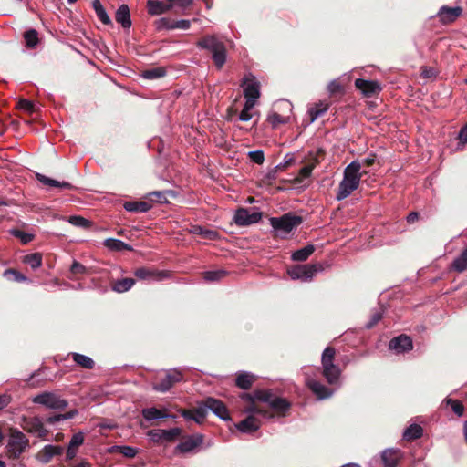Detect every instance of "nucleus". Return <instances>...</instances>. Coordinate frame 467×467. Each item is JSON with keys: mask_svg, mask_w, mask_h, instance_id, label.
Listing matches in <instances>:
<instances>
[{"mask_svg": "<svg viewBox=\"0 0 467 467\" xmlns=\"http://www.w3.org/2000/svg\"><path fill=\"white\" fill-rule=\"evenodd\" d=\"M360 170L361 164L358 161H351L344 169L343 179L339 182L336 194L337 201L345 200L358 188L362 177Z\"/></svg>", "mask_w": 467, "mask_h": 467, "instance_id": "f257e3e1", "label": "nucleus"}, {"mask_svg": "<svg viewBox=\"0 0 467 467\" xmlns=\"http://www.w3.org/2000/svg\"><path fill=\"white\" fill-rule=\"evenodd\" d=\"M244 411L247 417L236 425L237 430L243 433L250 434L256 431L262 424L260 417L265 419L272 417L270 413L255 404H251Z\"/></svg>", "mask_w": 467, "mask_h": 467, "instance_id": "f03ea898", "label": "nucleus"}, {"mask_svg": "<svg viewBox=\"0 0 467 467\" xmlns=\"http://www.w3.org/2000/svg\"><path fill=\"white\" fill-rule=\"evenodd\" d=\"M336 350L331 347H327L321 356L322 375L330 385L340 386L341 370L334 363Z\"/></svg>", "mask_w": 467, "mask_h": 467, "instance_id": "7ed1b4c3", "label": "nucleus"}, {"mask_svg": "<svg viewBox=\"0 0 467 467\" xmlns=\"http://www.w3.org/2000/svg\"><path fill=\"white\" fill-rule=\"evenodd\" d=\"M269 223L276 236L285 238L295 228L302 223V218L287 213L280 217H271Z\"/></svg>", "mask_w": 467, "mask_h": 467, "instance_id": "20e7f679", "label": "nucleus"}, {"mask_svg": "<svg viewBox=\"0 0 467 467\" xmlns=\"http://www.w3.org/2000/svg\"><path fill=\"white\" fill-rule=\"evenodd\" d=\"M323 270L320 264L312 265H296L287 270V274L293 280H300L302 282H308L313 279L315 275Z\"/></svg>", "mask_w": 467, "mask_h": 467, "instance_id": "39448f33", "label": "nucleus"}, {"mask_svg": "<svg viewBox=\"0 0 467 467\" xmlns=\"http://www.w3.org/2000/svg\"><path fill=\"white\" fill-rule=\"evenodd\" d=\"M27 445L28 440L22 431L18 430L11 431L6 445L7 452L10 457L14 459L18 458L24 452Z\"/></svg>", "mask_w": 467, "mask_h": 467, "instance_id": "423d86ee", "label": "nucleus"}, {"mask_svg": "<svg viewBox=\"0 0 467 467\" xmlns=\"http://www.w3.org/2000/svg\"><path fill=\"white\" fill-rule=\"evenodd\" d=\"M32 401L52 410H64L68 405L66 400L61 399L60 396L54 392L37 394L32 399Z\"/></svg>", "mask_w": 467, "mask_h": 467, "instance_id": "0eeeda50", "label": "nucleus"}, {"mask_svg": "<svg viewBox=\"0 0 467 467\" xmlns=\"http://www.w3.org/2000/svg\"><path fill=\"white\" fill-rule=\"evenodd\" d=\"M242 87L244 88L245 102L256 104V101L261 95L260 82L252 74L245 75L242 82Z\"/></svg>", "mask_w": 467, "mask_h": 467, "instance_id": "6e6552de", "label": "nucleus"}, {"mask_svg": "<svg viewBox=\"0 0 467 467\" xmlns=\"http://www.w3.org/2000/svg\"><path fill=\"white\" fill-rule=\"evenodd\" d=\"M262 218V213L259 212L250 213L245 208H240L236 211L234 221L239 226H247L258 223Z\"/></svg>", "mask_w": 467, "mask_h": 467, "instance_id": "1a4fd4ad", "label": "nucleus"}, {"mask_svg": "<svg viewBox=\"0 0 467 467\" xmlns=\"http://www.w3.org/2000/svg\"><path fill=\"white\" fill-rule=\"evenodd\" d=\"M181 434V430L179 428H171L169 430H150L148 431V436L150 441L159 443L162 441H171L175 440Z\"/></svg>", "mask_w": 467, "mask_h": 467, "instance_id": "9d476101", "label": "nucleus"}, {"mask_svg": "<svg viewBox=\"0 0 467 467\" xmlns=\"http://www.w3.org/2000/svg\"><path fill=\"white\" fill-rule=\"evenodd\" d=\"M203 403L208 411L211 410L221 420H229L231 419L225 405L221 400L209 397L203 400Z\"/></svg>", "mask_w": 467, "mask_h": 467, "instance_id": "9b49d317", "label": "nucleus"}, {"mask_svg": "<svg viewBox=\"0 0 467 467\" xmlns=\"http://www.w3.org/2000/svg\"><path fill=\"white\" fill-rule=\"evenodd\" d=\"M182 380V374L178 370H172L166 374V376L161 379L159 383L153 386V389L159 392L168 391L174 383Z\"/></svg>", "mask_w": 467, "mask_h": 467, "instance_id": "f8f14e48", "label": "nucleus"}, {"mask_svg": "<svg viewBox=\"0 0 467 467\" xmlns=\"http://www.w3.org/2000/svg\"><path fill=\"white\" fill-rule=\"evenodd\" d=\"M389 348L398 354L408 352L413 348L412 340L406 335H400L389 341Z\"/></svg>", "mask_w": 467, "mask_h": 467, "instance_id": "ddd939ff", "label": "nucleus"}, {"mask_svg": "<svg viewBox=\"0 0 467 467\" xmlns=\"http://www.w3.org/2000/svg\"><path fill=\"white\" fill-rule=\"evenodd\" d=\"M24 429L39 438L46 437L48 432L38 417L30 418L25 420Z\"/></svg>", "mask_w": 467, "mask_h": 467, "instance_id": "4468645a", "label": "nucleus"}, {"mask_svg": "<svg viewBox=\"0 0 467 467\" xmlns=\"http://www.w3.org/2000/svg\"><path fill=\"white\" fill-rule=\"evenodd\" d=\"M355 86L367 97H371L372 95L377 94L381 90L380 84L374 80L357 78L355 80Z\"/></svg>", "mask_w": 467, "mask_h": 467, "instance_id": "2eb2a0df", "label": "nucleus"}, {"mask_svg": "<svg viewBox=\"0 0 467 467\" xmlns=\"http://www.w3.org/2000/svg\"><path fill=\"white\" fill-rule=\"evenodd\" d=\"M462 13V9L460 6L449 7L447 5L441 6L437 16L440 21L443 24H449L455 21Z\"/></svg>", "mask_w": 467, "mask_h": 467, "instance_id": "dca6fc26", "label": "nucleus"}, {"mask_svg": "<svg viewBox=\"0 0 467 467\" xmlns=\"http://www.w3.org/2000/svg\"><path fill=\"white\" fill-rule=\"evenodd\" d=\"M306 385L318 400L330 398L334 391L314 379H307Z\"/></svg>", "mask_w": 467, "mask_h": 467, "instance_id": "f3484780", "label": "nucleus"}, {"mask_svg": "<svg viewBox=\"0 0 467 467\" xmlns=\"http://www.w3.org/2000/svg\"><path fill=\"white\" fill-rule=\"evenodd\" d=\"M402 457L399 449L388 448L381 452V460L385 467H396Z\"/></svg>", "mask_w": 467, "mask_h": 467, "instance_id": "a211bd4d", "label": "nucleus"}, {"mask_svg": "<svg viewBox=\"0 0 467 467\" xmlns=\"http://www.w3.org/2000/svg\"><path fill=\"white\" fill-rule=\"evenodd\" d=\"M64 451V448L58 445L47 444L38 453V459L43 463H47L55 456L61 455Z\"/></svg>", "mask_w": 467, "mask_h": 467, "instance_id": "6ab92c4d", "label": "nucleus"}, {"mask_svg": "<svg viewBox=\"0 0 467 467\" xmlns=\"http://www.w3.org/2000/svg\"><path fill=\"white\" fill-rule=\"evenodd\" d=\"M148 12L151 16H159L168 12L172 8V4L167 0L166 2L159 0H149L147 3Z\"/></svg>", "mask_w": 467, "mask_h": 467, "instance_id": "aec40b11", "label": "nucleus"}, {"mask_svg": "<svg viewBox=\"0 0 467 467\" xmlns=\"http://www.w3.org/2000/svg\"><path fill=\"white\" fill-rule=\"evenodd\" d=\"M198 47L209 50L212 54L222 50L224 47V44L219 41L214 36H207L197 43Z\"/></svg>", "mask_w": 467, "mask_h": 467, "instance_id": "412c9836", "label": "nucleus"}, {"mask_svg": "<svg viewBox=\"0 0 467 467\" xmlns=\"http://www.w3.org/2000/svg\"><path fill=\"white\" fill-rule=\"evenodd\" d=\"M202 441L203 438L202 435L190 436L185 441H181L176 449L182 453H187L201 445Z\"/></svg>", "mask_w": 467, "mask_h": 467, "instance_id": "4be33fe9", "label": "nucleus"}, {"mask_svg": "<svg viewBox=\"0 0 467 467\" xmlns=\"http://www.w3.org/2000/svg\"><path fill=\"white\" fill-rule=\"evenodd\" d=\"M275 397L276 396L270 390H259L256 391L254 396H251L250 394H244L242 396L243 399L252 401V404H254V400H257L269 404V406L272 405L273 400H275Z\"/></svg>", "mask_w": 467, "mask_h": 467, "instance_id": "5701e85b", "label": "nucleus"}, {"mask_svg": "<svg viewBox=\"0 0 467 467\" xmlns=\"http://www.w3.org/2000/svg\"><path fill=\"white\" fill-rule=\"evenodd\" d=\"M116 21L122 26L124 28H130L131 26L130 9L127 5H121L116 11L115 14Z\"/></svg>", "mask_w": 467, "mask_h": 467, "instance_id": "b1692460", "label": "nucleus"}, {"mask_svg": "<svg viewBox=\"0 0 467 467\" xmlns=\"http://www.w3.org/2000/svg\"><path fill=\"white\" fill-rule=\"evenodd\" d=\"M124 209L130 213H146L151 208V204L147 202H126L123 204Z\"/></svg>", "mask_w": 467, "mask_h": 467, "instance_id": "393cba45", "label": "nucleus"}, {"mask_svg": "<svg viewBox=\"0 0 467 467\" xmlns=\"http://www.w3.org/2000/svg\"><path fill=\"white\" fill-rule=\"evenodd\" d=\"M315 251V246L313 244H307L306 246L295 251L291 259L296 262H304L306 261Z\"/></svg>", "mask_w": 467, "mask_h": 467, "instance_id": "a878e982", "label": "nucleus"}, {"mask_svg": "<svg viewBox=\"0 0 467 467\" xmlns=\"http://www.w3.org/2000/svg\"><path fill=\"white\" fill-rule=\"evenodd\" d=\"M328 109V104L324 102H319L316 104L314 107L308 109V115L310 123L316 121L318 118L323 116Z\"/></svg>", "mask_w": 467, "mask_h": 467, "instance_id": "bb28decb", "label": "nucleus"}, {"mask_svg": "<svg viewBox=\"0 0 467 467\" xmlns=\"http://www.w3.org/2000/svg\"><path fill=\"white\" fill-rule=\"evenodd\" d=\"M134 275L136 277H138L139 279H141V280H148V279L160 280V279H162L164 276H166V275H164L162 273H155V272H152L150 269L145 268V267L138 268L134 272Z\"/></svg>", "mask_w": 467, "mask_h": 467, "instance_id": "cd10ccee", "label": "nucleus"}, {"mask_svg": "<svg viewBox=\"0 0 467 467\" xmlns=\"http://www.w3.org/2000/svg\"><path fill=\"white\" fill-rule=\"evenodd\" d=\"M37 180L42 182L45 185L50 186V187H59V188H65V189H71L72 185L69 182H59L54 179H51L46 175L36 173Z\"/></svg>", "mask_w": 467, "mask_h": 467, "instance_id": "c85d7f7f", "label": "nucleus"}, {"mask_svg": "<svg viewBox=\"0 0 467 467\" xmlns=\"http://www.w3.org/2000/svg\"><path fill=\"white\" fill-rule=\"evenodd\" d=\"M71 356L74 362L80 366L81 368L91 369L95 366L94 360L88 356L79 354L77 352L71 353Z\"/></svg>", "mask_w": 467, "mask_h": 467, "instance_id": "c756f323", "label": "nucleus"}, {"mask_svg": "<svg viewBox=\"0 0 467 467\" xmlns=\"http://www.w3.org/2000/svg\"><path fill=\"white\" fill-rule=\"evenodd\" d=\"M254 380V376L250 372H241L236 378V386L242 389H248L251 388Z\"/></svg>", "mask_w": 467, "mask_h": 467, "instance_id": "7c9ffc66", "label": "nucleus"}, {"mask_svg": "<svg viewBox=\"0 0 467 467\" xmlns=\"http://www.w3.org/2000/svg\"><path fill=\"white\" fill-rule=\"evenodd\" d=\"M94 11L98 16V18L104 24V25H111V19L108 13L106 12L104 6L99 2V0H93L92 3Z\"/></svg>", "mask_w": 467, "mask_h": 467, "instance_id": "2f4dec72", "label": "nucleus"}, {"mask_svg": "<svg viewBox=\"0 0 467 467\" xmlns=\"http://www.w3.org/2000/svg\"><path fill=\"white\" fill-rule=\"evenodd\" d=\"M422 428L418 424H411L403 431V439L406 441H413L421 437Z\"/></svg>", "mask_w": 467, "mask_h": 467, "instance_id": "473e14b6", "label": "nucleus"}, {"mask_svg": "<svg viewBox=\"0 0 467 467\" xmlns=\"http://www.w3.org/2000/svg\"><path fill=\"white\" fill-rule=\"evenodd\" d=\"M104 245L112 251H131L132 247L121 240L108 238L104 241Z\"/></svg>", "mask_w": 467, "mask_h": 467, "instance_id": "72a5a7b5", "label": "nucleus"}, {"mask_svg": "<svg viewBox=\"0 0 467 467\" xmlns=\"http://www.w3.org/2000/svg\"><path fill=\"white\" fill-rule=\"evenodd\" d=\"M142 415L147 420H154L159 419L170 418L171 415L162 412L161 410H158L154 407L147 408L142 410ZM174 418V416H171Z\"/></svg>", "mask_w": 467, "mask_h": 467, "instance_id": "f704fd0d", "label": "nucleus"}, {"mask_svg": "<svg viewBox=\"0 0 467 467\" xmlns=\"http://www.w3.org/2000/svg\"><path fill=\"white\" fill-rule=\"evenodd\" d=\"M134 284H135L134 279L123 278L120 280H117L113 284L112 289L118 293H124V292L129 291L133 286Z\"/></svg>", "mask_w": 467, "mask_h": 467, "instance_id": "c9c22d12", "label": "nucleus"}, {"mask_svg": "<svg viewBox=\"0 0 467 467\" xmlns=\"http://www.w3.org/2000/svg\"><path fill=\"white\" fill-rule=\"evenodd\" d=\"M467 268V249H465L451 264V269L462 273Z\"/></svg>", "mask_w": 467, "mask_h": 467, "instance_id": "e433bc0d", "label": "nucleus"}, {"mask_svg": "<svg viewBox=\"0 0 467 467\" xmlns=\"http://www.w3.org/2000/svg\"><path fill=\"white\" fill-rule=\"evenodd\" d=\"M23 262L30 265L32 269H37L42 265V254L40 253H34L25 255Z\"/></svg>", "mask_w": 467, "mask_h": 467, "instance_id": "4c0bfd02", "label": "nucleus"}, {"mask_svg": "<svg viewBox=\"0 0 467 467\" xmlns=\"http://www.w3.org/2000/svg\"><path fill=\"white\" fill-rule=\"evenodd\" d=\"M24 38L26 41V46L29 48H34L38 44V33L36 29H29L25 32Z\"/></svg>", "mask_w": 467, "mask_h": 467, "instance_id": "58836bf2", "label": "nucleus"}, {"mask_svg": "<svg viewBox=\"0 0 467 467\" xmlns=\"http://www.w3.org/2000/svg\"><path fill=\"white\" fill-rule=\"evenodd\" d=\"M270 407L278 412H285L290 408V403L287 400L276 396Z\"/></svg>", "mask_w": 467, "mask_h": 467, "instance_id": "ea45409f", "label": "nucleus"}, {"mask_svg": "<svg viewBox=\"0 0 467 467\" xmlns=\"http://www.w3.org/2000/svg\"><path fill=\"white\" fill-rule=\"evenodd\" d=\"M165 73V69L159 67L143 71L141 76L146 79H157L163 77Z\"/></svg>", "mask_w": 467, "mask_h": 467, "instance_id": "a19ab883", "label": "nucleus"}, {"mask_svg": "<svg viewBox=\"0 0 467 467\" xmlns=\"http://www.w3.org/2000/svg\"><path fill=\"white\" fill-rule=\"evenodd\" d=\"M192 233L202 235L209 240H215L218 237V233L216 231L204 229L202 226H193Z\"/></svg>", "mask_w": 467, "mask_h": 467, "instance_id": "79ce46f5", "label": "nucleus"}, {"mask_svg": "<svg viewBox=\"0 0 467 467\" xmlns=\"http://www.w3.org/2000/svg\"><path fill=\"white\" fill-rule=\"evenodd\" d=\"M111 451L119 452L127 458H134L138 453V450L136 448L131 447V446H126V445L114 446V447H112Z\"/></svg>", "mask_w": 467, "mask_h": 467, "instance_id": "37998d69", "label": "nucleus"}, {"mask_svg": "<svg viewBox=\"0 0 467 467\" xmlns=\"http://www.w3.org/2000/svg\"><path fill=\"white\" fill-rule=\"evenodd\" d=\"M68 223L74 226L83 228V229L89 228L90 224H91L90 221H88V219H86L82 216H78V215L70 216L68 218Z\"/></svg>", "mask_w": 467, "mask_h": 467, "instance_id": "c03bdc74", "label": "nucleus"}, {"mask_svg": "<svg viewBox=\"0 0 467 467\" xmlns=\"http://www.w3.org/2000/svg\"><path fill=\"white\" fill-rule=\"evenodd\" d=\"M213 56V59L214 61V64L215 66L218 67V68H221L225 61H226V48L225 47L222 48V50L220 49L219 51L212 54Z\"/></svg>", "mask_w": 467, "mask_h": 467, "instance_id": "a18cd8bd", "label": "nucleus"}, {"mask_svg": "<svg viewBox=\"0 0 467 467\" xmlns=\"http://www.w3.org/2000/svg\"><path fill=\"white\" fill-rule=\"evenodd\" d=\"M208 413L207 408L205 407L203 401L199 403L195 410L193 411L194 414V421L197 423H201L203 419L206 417Z\"/></svg>", "mask_w": 467, "mask_h": 467, "instance_id": "49530a36", "label": "nucleus"}, {"mask_svg": "<svg viewBox=\"0 0 467 467\" xmlns=\"http://www.w3.org/2000/svg\"><path fill=\"white\" fill-rule=\"evenodd\" d=\"M226 272L224 270L207 271L204 273V279L208 282H214L221 280Z\"/></svg>", "mask_w": 467, "mask_h": 467, "instance_id": "de8ad7c7", "label": "nucleus"}, {"mask_svg": "<svg viewBox=\"0 0 467 467\" xmlns=\"http://www.w3.org/2000/svg\"><path fill=\"white\" fill-rule=\"evenodd\" d=\"M11 234L19 238L22 244H26L30 243L34 239V235L28 233L22 232L17 229H12L10 231Z\"/></svg>", "mask_w": 467, "mask_h": 467, "instance_id": "09e8293b", "label": "nucleus"}, {"mask_svg": "<svg viewBox=\"0 0 467 467\" xmlns=\"http://www.w3.org/2000/svg\"><path fill=\"white\" fill-rule=\"evenodd\" d=\"M255 106L254 103L245 102L243 110L241 111L239 115V120L240 121H249L252 119V114L250 113V110Z\"/></svg>", "mask_w": 467, "mask_h": 467, "instance_id": "8fccbe9b", "label": "nucleus"}, {"mask_svg": "<svg viewBox=\"0 0 467 467\" xmlns=\"http://www.w3.org/2000/svg\"><path fill=\"white\" fill-rule=\"evenodd\" d=\"M446 403L451 406L453 412L459 417L463 414L464 407L463 405L457 400L446 399Z\"/></svg>", "mask_w": 467, "mask_h": 467, "instance_id": "3c124183", "label": "nucleus"}, {"mask_svg": "<svg viewBox=\"0 0 467 467\" xmlns=\"http://www.w3.org/2000/svg\"><path fill=\"white\" fill-rule=\"evenodd\" d=\"M268 121L272 124L273 127H276L280 124H285L288 121V117L282 116L278 113H272L268 116Z\"/></svg>", "mask_w": 467, "mask_h": 467, "instance_id": "603ef678", "label": "nucleus"}, {"mask_svg": "<svg viewBox=\"0 0 467 467\" xmlns=\"http://www.w3.org/2000/svg\"><path fill=\"white\" fill-rule=\"evenodd\" d=\"M314 169V165H306L300 169L298 176L296 178V181L299 183L303 182L305 179L309 178L312 171Z\"/></svg>", "mask_w": 467, "mask_h": 467, "instance_id": "864d4df0", "label": "nucleus"}, {"mask_svg": "<svg viewBox=\"0 0 467 467\" xmlns=\"http://www.w3.org/2000/svg\"><path fill=\"white\" fill-rule=\"evenodd\" d=\"M248 157L250 158L251 161L256 164H262L265 161L264 151L261 150L249 151Z\"/></svg>", "mask_w": 467, "mask_h": 467, "instance_id": "5fc2aeb1", "label": "nucleus"}, {"mask_svg": "<svg viewBox=\"0 0 467 467\" xmlns=\"http://www.w3.org/2000/svg\"><path fill=\"white\" fill-rule=\"evenodd\" d=\"M83 442H84V435H83V433L82 432H78V433H75L71 437V440L69 441L68 446L77 449L78 447L82 445Z\"/></svg>", "mask_w": 467, "mask_h": 467, "instance_id": "6e6d98bb", "label": "nucleus"}, {"mask_svg": "<svg viewBox=\"0 0 467 467\" xmlns=\"http://www.w3.org/2000/svg\"><path fill=\"white\" fill-rule=\"evenodd\" d=\"M4 275L6 277L9 275H12L13 280H15L16 282H24L26 280V277L24 275H22L21 273H19L16 270H14V269L5 270L4 273Z\"/></svg>", "mask_w": 467, "mask_h": 467, "instance_id": "4d7b16f0", "label": "nucleus"}, {"mask_svg": "<svg viewBox=\"0 0 467 467\" xmlns=\"http://www.w3.org/2000/svg\"><path fill=\"white\" fill-rule=\"evenodd\" d=\"M18 108L27 112H33L35 110L34 103L28 99H20L18 101Z\"/></svg>", "mask_w": 467, "mask_h": 467, "instance_id": "13d9d810", "label": "nucleus"}, {"mask_svg": "<svg viewBox=\"0 0 467 467\" xmlns=\"http://www.w3.org/2000/svg\"><path fill=\"white\" fill-rule=\"evenodd\" d=\"M70 272L72 274H83L84 275V274L88 273V269L82 264L78 263V261H74L71 265Z\"/></svg>", "mask_w": 467, "mask_h": 467, "instance_id": "bf43d9fd", "label": "nucleus"}, {"mask_svg": "<svg viewBox=\"0 0 467 467\" xmlns=\"http://www.w3.org/2000/svg\"><path fill=\"white\" fill-rule=\"evenodd\" d=\"M191 22L189 20L182 19L179 21H176L171 26H168L171 29L173 28H181V29H188L190 27Z\"/></svg>", "mask_w": 467, "mask_h": 467, "instance_id": "052dcab7", "label": "nucleus"}, {"mask_svg": "<svg viewBox=\"0 0 467 467\" xmlns=\"http://www.w3.org/2000/svg\"><path fill=\"white\" fill-rule=\"evenodd\" d=\"M167 192H168L157 191V192H150L148 194V196L150 198V200H152V197L155 196V197H157L158 202L162 203V202H167V199H166V193Z\"/></svg>", "mask_w": 467, "mask_h": 467, "instance_id": "680f3d73", "label": "nucleus"}, {"mask_svg": "<svg viewBox=\"0 0 467 467\" xmlns=\"http://www.w3.org/2000/svg\"><path fill=\"white\" fill-rule=\"evenodd\" d=\"M169 1L172 4V6L175 5V6L181 7L182 9L189 7L193 3V0H169Z\"/></svg>", "mask_w": 467, "mask_h": 467, "instance_id": "e2e57ef3", "label": "nucleus"}, {"mask_svg": "<svg viewBox=\"0 0 467 467\" xmlns=\"http://www.w3.org/2000/svg\"><path fill=\"white\" fill-rule=\"evenodd\" d=\"M341 89V85L337 82V80L334 79L330 81L327 85V90L330 94H335Z\"/></svg>", "mask_w": 467, "mask_h": 467, "instance_id": "0e129e2a", "label": "nucleus"}, {"mask_svg": "<svg viewBox=\"0 0 467 467\" xmlns=\"http://www.w3.org/2000/svg\"><path fill=\"white\" fill-rule=\"evenodd\" d=\"M382 318L381 312H375L369 320V322L366 325L367 328H371L374 327L380 319Z\"/></svg>", "mask_w": 467, "mask_h": 467, "instance_id": "69168bd1", "label": "nucleus"}, {"mask_svg": "<svg viewBox=\"0 0 467 467\" xmlns=\"http://www.w3.org/2000/svg\"><path fill=\"white\" fill-rule=\"evenodd\" d=\"M294 162V156L292 153H287L285 154V158H284V162L283 163H280L276 166L277 169H283V168H285L287 166H289L291 163Z\"/></svg>", "mask_w": 467, "mask_h": 467, "instance_id": "338daca9", "label": "nucleus"}, {"mask_svg": "<svg viewBox=\"0 0 467 467\" xmlns=\"http://www.w3.org/2000/svg\"><path fill=\"white\" fill-rule=\"evenodd\" d=\"M459 139L462 142L467 143V123L461 129Z\"/></svg>", "mask_w": 467, "mask_h": 467, "instance_id": "774afa93", "label": "nucleus"}]
</instances>
